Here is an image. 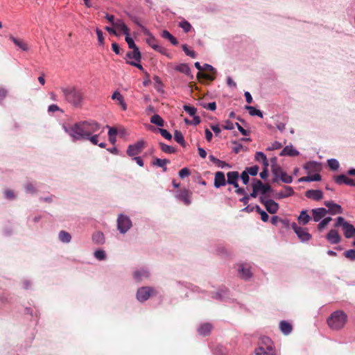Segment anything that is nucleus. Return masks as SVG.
<instances>
[{
    "mask_svg": "<svg viewBox=\"0 0 355 355\" xmlns=\"http://www.w3.org/2000/svg\"><path fill=\"white\" fill-rule=\"evenodd\" d=\"M225 176L223 172L217 171L214 176V187L219 188L226 184Z\"/></svg>",
    "mask_w": 355,
    "mask_h": 355,
    "instance_id": "obj_14",
    "label": "nucleus"
},
{
    "mask_svg": "<svg viewBox=\"0 0 355 355\" xmlns=\"http://www.w3.org/2000/svg\"><path fill=\"white\" fill-rule=\"evenodd\" d=\"M305 196L308 198L318 201L323 198V193L320 190L310 189L305 192Z\"/></svg>",
    "mask_w": 355,
    "mask_h": 355,
    "instance_id": "obj_15",
    "label": "nucleus"
},
{
    "mask_svg": "<svg viewBox=\"0 0 355 355\" xmlns=\"http://www.w3.org/2000/svg\"><path fill=\"white\" fill-rule=\"evenodd\" d=\"M146 42L153 49L155 50L157 48L159 49V45L157 44L156 40L154 37L150 36L147 39Z\"/></svg>",
    "mask_w": 355,
    "mask_h": 355,
    "instance_id": "obj_53",
    "label": "nucleus"
},
{
    "mask_svg": "<svg viewBox=\"0 0 355 355\" xmlns=\"http://www.w3.org/2000/svg\"><path fill=\"white\" fill-rule=\"evenodd\" d=\"M332 218L331 217H327L324 218L318 225V229L319 231H322L330 221H331Z\"/></svg>",
    "mask_w": 355,
    "mask_h": 355,
    "instance_id": "obj_46",
    "label": "nucleus"
},
{
    "mask_svg": "<svg viewBox=\"0 0 355 355\" xmlns=\"http://www.w3.org/2000/svg\"><path fill=\"white\" fill-rule=\"evenodd\" d=\"M288 122V119L284 118L282 121H277L276 123V128L281 132L284 131L286 128V125Z\"/></svg>",
    "mask_w": 355,
    "mask_h": 355,
    "instance_id": "obj_50",
    "label": "nucleus"
},
{
    "mask_svg": "<svg viewBox=\"0 0 355 355\" xmlns=\"http://www.w3.org/2000/svg\"><path fill=\"white\" fill-rule=\"evenodd\" d=\"M174 139L177 143L180 144L182 146H183V147L185 146L186 143H185V141L184 139V136L180 131H179V130L175 131Z\"/></svg>",
    "mask_w": 355,
    "mask_h": 355,
    "instance_id": "obj_35",
    "label": "nucleus"
},
{
    "mask_svg": "<svg viewBox=\"0 0 355 355\" xmlns=\"http://www.w3.org/2000/svg\"><path fill=\"white\" fill-rule=\"evenodd\" d=\"M259 169V166L255 165L251 167H247L245 171H247L249 175L254 176L258 173Z\"/></svg>",
    "mask_w": 355,
    "mask_h": 355,
    "instance_id": "obj_49",
    "label": "nucleus"
},
{
    "mask_svg": "<svg viewBox=\"0 0 355 355\" xmlns=\"http://www.w3.org/2000/svg\"><path fill=\"white\" fill-rule=\"evenodd\" d=\"M132 226L129 217L120 214L117 218V227L121 233H125Z\"/></svg>",
    "mask_w": 355,
    "mask_h": 355,
    "instance_id": "obj_7",
    "label": "nucleus"
},
{
    "mask_svg": "<svg viewBox=\"0 0 355 355\" xmlns=\"http://www.w3.org/2000/svg\"><path fill=\"white\" fill-rule=\"evenodd\" d=\"M347 315L343 311L333 312L327 319L329 327L333 330H340L344 327L347 322Z\"/></svg>",
    "mask_w": 355,
    "mask_h": 355,
    "instance_id": "obj_3",
    "label": "nucleus"
},
{
    "mask_svg": "<svg viewBox=\"0 0 355 355\" xmlns=\"http://www.w3.org/2000/svg\"><path fill=\"white\" fill-rule=\"evenodd\" d=\"M182 50L185 53V54L191 58H195L196 57V53L194 51L189 49L187 44H183L182 46Z\"/></svg>",
    "mask_w": 355,
    "mask_h": 355,
    "instance_id": "obj_45",
    "label": "nucleus"
},
{
    "mask_svg": "<svg viewBox=\"0 0 355 355\" xmlns=\"http://www.w3.org/2000/svg\"><path fill=\"white\" fill-rule=\"evenodd\" d=\"M345 223H347V222L345 221V218L341 216H339L336 219V223H335L334 227H338L342 226V227H343Z\"/></svg>",
    "mask_w": 355,
    "mask_h": 355,
    "instance_id": "obj_59",
    "label": "nucleus"
},
{
    "mask_svg": "<svg viewBox=\"0 0 355 355\" xmlns=\"http://www.w3.org/2000/svg\"><path fill=\"white\" fill-rule=\"evenodd\" d=\"M271 171L274 175V178L272 180L274 182H277L279 180H281L283 182L286 184H290L293 182L292 176L288 175L285 171H284L280 166H272Z\"/></svg>",
    "mask_w": 355,
    "mask_h": 355,
    "instance_id": "obj_5",
    "label": "nucleus"
},
{
    "mask_svg": "<svg viewBox=\"0 0 355 355\" xmlns=\"http://www.w3.org/2000/svg\"><path fill=\"white\" fill-rule=\"evenodd\" d=\"M191 193L188 189H182L180 191L178 195V198L181 200L185 205H189L191 203Z\"/></svg>",
    "mask_w": 355,
    "mask_h": 355,
    "instance_id": "obj_18",
    "label": "nucleus"
},
{
    "mask_svg": "<svg viewBox=\"0 0 355 355\" xmlns=\"http://www.w3.org/2000/svg\"><path fill=\"white\" fill-rule=\"evenodd\" d=\"M324 204L328 208L327 213L329 212L332 215L343 213V208L341 206L333 201H325Z\"/></svg>",
    "mask_w": 355,
    "mask_h": 355,
    "instance_id": "obj_11",
    "label": "nucleus"
},
{
    "mask_svg": "<svg viewBox=\"0 0 355 355\" xmlns=\"http://www.w3.org/2000/svg\"><path fill=\"white\" fill-rule=\"evenodd\" d=\"M255 159L257 161H262V162H266V155L262 152H257L254 157Z\"/></svg>",
    "mask_w": 355,
    "mask_h": 355,
    "instance_id": "obj_60",
    "label": "nucleus"
},
{
    "mask_svg": "<svg viewBox=\"0 0 355 355\" xmlns=\"http://www.w3.org/2000/svg\"><path fill=\"white\" fill-rule=\"evenodd\" d=\"M345 257L350 259L351 261L355 260V250H349L344 253Z\"/></svg>",
    "mask_w": 355,
    "mask_h": 355,
    "instance_id": "obj_56",
    "label": "nucleus"
},
{
    "mask_svg": "<svg viewBox=\"0 0 355 355\" xmlns=\"http://www.w3.org/2000/svg\"><path fill=\"white\" fill-rule=\"evenodd\" d=\"M169 163V159L159 158H155L153 162V165L162 168L164 172H166L167 171L166 165Z\"/></svg>",
    "mask_w": 355,
    "mask_h": 355,
    "instance_id": "obj_28",
    "label": "nucleus"
},
{
    "mask_svg": "<svg viewBox=\"0 0 355 355\" xmlns=\"http://www.w3.org/2000/svg\"><path fill=\"white\" fill-rule=\"evenodd\" d=\"M299 154V152L291 146H286L280 153L281 156L288 155V156H296Z\"/></svg>",
    "mask_w": 355,
    "mask_h": 355,
    "instance_id": "obj_32",
    "label": "nucleus"
},
{
    "mask_svg": "<svg viewBox=\"0 0 355 355\" xmlns=\"http://www.w3.org/2000/svg\"><path fill=\"white\" fill-rule=\"evenodd\" d=\"M254 352L256 355H276L273 342L266 336L260 338Z\"/></svg>",
    "mask_w": 355,
    "mask_h": 355,
    "instance_id": "obj_4",
    "label": "nucleus"
},
{
    "mask_svg": "<svg viewBox=\"0 0 355 355\" xmlns=\"http://www.w3.org/2000/svg\"><path fill=\"white\" fill-rule=\"evenodd\" d=\"M254 209L255 211L261 215V219L262 221L267 222L268 220L269 216L268 214L265 211L262 210L259 205H256Z\"/></svg>",
    "mask_w": 355,
    "mask_h": 355,
    "instance_id": "obj_44",
    "label": "nucleus"
},
{
    "mask_svg": "<svg viewBox=\"0 0 355 355\" xmlns=\"http://www.w3.org/2000/svg\"><path fill=\"white\" fill-rule=\"evenodd\" d=\"M344 235L346 238H352L355 236V227L347 222L343 227Z\"/></svg>",
    "mask_w": 355,
    "mask_h": 355,
    "instance_id": "obj_20",
    "label": "nucleus"
},
{
    "mask_svg": "<svg viewBox=\"0 0 355 355\" xmlns=\"http://www.w3.org/2000/svg\"><path fill=\"white\" fill-rule=\"evenodd\" d=\"M100 128L98 123L91 121H80L70 127L64 126V129L74 140L86 139Z\"/></svg>",
    "mask_w": 355,
    "mask_h": 355,
    "instance_id": "obj_1",
    "label": "nucleus"
},
{
    "mask_svg": "<svg viewBox=\"0 0 355 355\" xmlns=\"http://www.w3.org/2000/svg\"><path fill=\"white\" fill-rule=\"evenodd\" d=\"M190 171L187 168H183L179 171V176L181 178H184L190 175Z\"/></svg>",
    "mask_w": 355,
    "mask_h": 355,
    "instance_id": "obj_61",
    "label": "nucleus"
},
{
    "mask_svg": "<svg viewBox=\"0 0 355 355\" xmlns=\"http://www.w3.org/2000/svg\"><path fill=\"white\" fill-rule=\"evenodd\" d=\"M201 105L202 106V107L211 111H214L216 109V104L215 102L208 103H203L201 104Z\"/></svg>",
    "mask_w": 355,
    "mask_h": 355,
    "instance_id": "obj_54",
    "label": "nucleus"
},
{
    "mask_svg": "<svg viewBox=\"0 0 355 355\" xmlns=\"http://www.w3.org/2000/svg\"><path fill=\"white\" fill-rule=\"evenodd\" d=\"M92 241L96 244H102L105 241L104 235L100 232L94 233L92 236Z\"/></svg>",
    "mask_w": 355,
    "mask_h": 355,
    "instance_id": "obj_38",
    "label": "nucleus"
},
{
    "mask_svg": "<svg viewBox=\"0 0 355 355\" xmlns=\"http://www.w3.org/2000/svg\"><path fill=\"white\" fill-rule=\"evenodd\" d=\"M291 227L302 242L309 241L311 239V235L306 228L298 226L295 223L291 224Z\"/></svg>",
    "mask_w": 355,
    "mask_h": 355,
    "instance_id": "obj_6",
    "label": "nucleus"
},
{
    "mask_svg": "<svg viewBox=\"0 0 355 355\" xmlns=\"http://www.w3.org/2000/svg\"><path fill=\"white\" fill-rule=\"evenodd\" d=\"M150 122L153 124H155L157 125V126H159V127H163L164 125V120L162 119V118L158 115V114H154L151 118H150Z\"/></svg>",
    "mask_w": 355,
    "mask_h": 355,
    "instance_id": "obj_39",
    "label": "nucleus"
},
{
    "mask_svg": "<svg viewBox=\"0 0 355 355\" xmlns=\"http://www.w3.org/2000/svg\"><path fill=\"white\" fill-rule=\"evenodd\" d=\"M10 40L22 51H28V45L23 40L17 39L13 36H10Z\"/></svg>",
    "mask_w": 355,
    "mask_h": 355,
    "instance_id": "obj_30",
    "label": "nucleus"
},
{
    "mask_svg": "<svg viewBox=\"0 0 355 355\" xmlns=\"http://www.w3.org/2000/svg\"><path fill=\"white\" fill-rule=\"evenodd\" d=\"M241 178L244 184H247L249 182V174L247 173V171H243L241 173Z\"/></svg>",
    "mask_w": 355,
    "mask_h": 355,
    "instance_id": "obj_63",
    "label": "nucleus"
},
{
    "mask_svg": "<svg viewBox=\"0 0 355 355\" xmlns=\"http://www.w3.org/2000/svg\"><path fill=\"white\" fill-rule=\"evenodd\" d=\"M125 41L126 42L128 43V47L131 49H139L137 45L135 44L133 39L132 37H130V34L129 35H125Z\"/></svg>",
    "mask_w": 355,
    "mask_h": 355,
    "instance_id": "obj_47",
    "label": "nucleus"
},
{
    "mask_svg": "<svg viewBox=\"0 0 355 355\" xmlns=\"http://www.w3.org/2000/svg\"><path fill=\"white\" fill-rule=\"evenodd\" d=\"M265 206L266 210L271 214H276L279 208L278 203L273 200H269V202H266Z\"/></svg>",
    "mask_w": 355,
    "mask_h": 355,
    "instance_id": "obj_21",
    "label": "nucleus"
},
{
    "mask_svg": "<svg viewBox=\"0 0 355 355\" xmlns=\"http://www.w3.org/2000/svg\"><path fill=\"white\" fill-rule=\"evenodd\" d=\"M149 272L145 269L136 270L133 272V277L137 282H141L144 278H148Z\"/></svg>",
    "mask_w": 355,
    "mask_h": 355,
    "instance_id": "obj_23",
    "label": "nucleus"
},
{
    "mask_svg": "<svg viewBox=\"0 0 355 355\" xmlns=\"http://www.w3.org/2000/svg\"><path fill=\"white\" fill-rule=\"evenodd\" d=\"M144 148V142L142 141H137L128 147L127 154L130 157L136 156L141 152Z\"/></svg>",
    "mask_w": 355,
    "mask_h": 355,
    "instance_id": "obj_10",
    "label": "nucleus"
},
{
    "mask_svg": "<svg viewBox=\"0 0 355 355\" xmlns=\"http://www.w3.org/2000/svg\"><path fill=\"white\" fill-rule=\"evenodd\" d=\"M239 177V174L237 171H230L227 173V183L231 184L234 183V182L238 181Z\"/></svg>",
    "mask_w": 355,
    "mask_h": 355,
    "instance_id": "obj_33",
    "label": "nucleus"
},
{
    "mask_svg": "<svg viewBox=\"0 0 355 355\" xmlns=\"http://www.w3.org/2000/svg\"><path fill=\"white\" fill-rule=\"evenodd\" d=\"M321 176L320 174L316 173L313 175L302 177L299 179V182H311V181H320Z\"/></svg>",
    "mask_w": 355,
    "mask_h": 355,
    "instance_id": "obj_37",
    "label": "nucleus"
},
{
    "mask_svg": "<svg viewBox=\"0 0 355 355\" xmlns=\"http://www.w3.org/2000/svg\"><path fill=\"white\" fill-rule=\"evenodd\" d=\"M180 26L185 33H188L191 29V25L187 21H182L180 23Z\"/></svg>",
    "mask_w": 355,
    "mask_h": 355,
    "instance_id": "obj_52",
    "label": "nucleus"
},
{
    "mask_svg": "<svg viewBox=\"0 0 355 355\" xmlns=\"http://www.w3.org/2000/svg\"><path fill=\"white\" fill-rule=\"evenodd\" d=\"M212 329V325L210 323L202 324L198 329V332L202 336H208Z\"/></svg>",
    "mask_w": 355,
    "mask_h": 355,
    "instance_id": "obj_24",
    "label": "nucleus"
},
{
    "mask_svg": "<svg viewBox=\"0 0 355 355\" xmlns=\"http://www.w3.org/2000/svg\"><path fill=\"white\" fill-rule=\"evenodd\" d=\"M326 238L331 244L339 243L341 241V237L336 230H331L327 234Z\"/></svg>",
    "mask_w": 355,
    "mask_h": 355,
    "instance_id": "obj_13",
    "label": "nucleus"
},
{
    "mask_svg": "<svg viewBox=\"0 0 355 355\" xmlns=\"http://www.w3.org/2000/svg\"><path fill=\"white\" fill-rule=\"evenodd\" d=\"M162 37L164 39L168 40L172 44L177 45L178 42L177 39L173 37L168 31L164 30L161 34Z\"/></svg>",
    "mask_w": 355,
    "mask_h": 355,
    "instance_id": "obj_34",
    "label": "nucleus"
},
{
    "mask_svg": "<svg viewBox=\"0 0 355 355\" xmlns=\"http://www.w3.org/2000/svg\"><path fill=\"white\" fill-rule=\"evenodd\" d=\"M294 194V191L291 187L284 186V190L277 193L275 197L278 199L285 198Z\"/></svg>",
    "mask_w": 355,
    "mask_h": 355,
    "instance_id": "obj_17",
    "label": "nucleus"
},
{
    "mask_svg": "<svg viewBox=\"0 0 355 355\" xmlns=\"http://www.w3.org/2000/svg\"><path fill=\"white\" fill-rule=\"evenodd\" d=\"M159 131L161 135L168 140H171L172 138L171 134L165 129L159 128Z\"/></svg>",
    "mask_w": 355,
    "mask_h": 355,
    "instance_id": "obj_58",
    "label": "nucleus"
},
{
    "mask_svg": "<svg viewBox=\"0 0 355 355\" xmlns=\"http://www.w3.org/2000/svg\"><path fill=\"white\" fill-rule=\"evenodd\" d=\"M126 57L130 59H134L137 62H140L141 55L139 49H132V51H129L126 53Z\"/></svg>",
    "mask_w": 355,
    "mask_h": 355,
    "instance_id": "obj_31",
    "label": "nucleus"
},
{
    "mask_svg": "<svg viewBox=\"0 0 355 355\" xmlns=\"http://www.w3.org/2000/svg\"><path fill=\"white\" fill-rule=\"evenodd\" d=\"M209 160L214 163H215L216 164L218 165V166L219 167H221V168H224V167H230V166L227 164L226 162H223V161H221L218 159H217L216 157H215L214 155H209Z\"/></svg>",
    "mask_w": 355,
    "mask_h": 355,
    "instance_id": "obj_42",
    "label": "nucleus"
},
{
    "mask_svg": "<svg viewBox=\"0 0 355 355\" xmlns=\"http://www.w3.org/2000/svg\"><path fill=\"white\" fill-rule=\"evenodd\" d=\"M255 187H257L259 191H261L262 193L265 194L267 192L270 191L271 190V187L268 184H263V182L259 180H254V182L253 183Z\"/></svg>",
    "mask_w": 355,
    "mask_h": 355,
    "instance_id": "obj_22",
    "label": "nucleus"
},
{
    "mask_svg": "<svg viewBox=\"0 0 355 355\" xmlns=\"http://www.w3.org/2000/svg\"><path fill=\"white\" fill-rule=\"evenodd\" d=\"M25 189L27 192H29L31 193H35L37 191L35 187H34V185L32 183H27L25 185Z\"/></svg>",
    "mask_w": 355,
    "mask_h": 355,
    "instance_id": "obj_62",
    "label": "nucleus"
},
{
    "mask_svg": "<svg viewBox=\"0 0 355 355\" xmlns=\"http://www.w3.org/2000/svg\"><path fill=\"white\" fill-rule=\"evenodd\" d=\"M313 220L315 222L320 221L322 218H324L327 214V210L325 208L320 207L313 209L311 210Z\"/></svg>",
    "mask_w": 355,
    "mask_h": 355,
    "instance_id": "obj_12",
    "label": "nucleus"
},
{
    "mask_svg": "<svg viewBox=\"0 0 355 355\" xmlns=\"http://www.w3.org/2000/svg\"><path fill=\"white\" fill-rule=\"evenodd\" d=\"M175 70H177L181 73H183L187 76H189L191 73L190 68L187 64H180L178 65L175 67Z\"/></svg>",
    "mask_w": 355,
    "mask_h": 355,
    "instance_id": "obj_40",
    "label": "nucleus"
},
{
    "mask_svg": "<svg viewBox=\"0 0 355 355\" xmlns=\"http://www.w3.org/2000/svg\"><path fill=\"white\" fill-rule=\"evenodd\" d=\"M335 182L338 184H345L352 187H355V180L350 179L345 175H339L335 178Z\"/></svg>",
    "mask_w": 355,
    "mask_h": 355,
    "instance_id": "obj_16",
    "label": "nucleus"
},
{
    "mask_svg": "<svg viewBox=\"0 0 355 355\" xmlns=\"http://www.w3.org/2000/svg\"><path fill=\"white\" fill-rule=\"evenodd\" d=\"M245 110H248L249 114L251 116H258L261 118L263 117V114L261 112V110L256 109L254 107L250 106V105H246L245 107Z\"/></svg>",
    "mask_w": 355,
    "mask_h": 355,
    "instance_id": "obj_41",
    "label": "nucleus"
},
{
    "mask_svg": "<svg viewBox=\"0 0 355 355\" xmlns=\"http://www.w3.org/2000/svg\"><path fill=\"white\" fill-rule=\"evenodd\" d=\"M155 294V291L150 286H144L138 289L137 292V298L139 302L147 300L150 295Z\"/></svg>",
    "mask_w": 355,
    "mask_h": 355,
    "instance_id": "obj_8",
    "label": "nucleus"
},
{
    "mask_svg": "<svg viewBox=\"0 0 355 355\" xmlns=\"http://www.w3.org/2000/svg\"><path fill=\"white\" fill-rule=\"evenodd\" d=\"M159 145L161 150L165 153L173 154L176 152V150L174 147L165 144L162 142H160Z\"/></svg>",
    "mask_w": 355,
    "mask_h": 355,
    "instance_id": "obj_36",
    "label": "nucleus"
},
{
    "mask_svg": "<svg viewBox=\"0 0 355 355\" xmlns=\"http://www.w3.org/2000/svg\"><path fill=\"white\" fill-rule=\"evenodd\" d=\"M196 69H198L200 71L197 73V78H204L208 80L212 81L215 79V76L208 74V73H202L200 71L202 70V67H201L200 64L197 62L194 64Z\"/></svg>",
    "mask_w": 355,
    "mask_h": 355,
    "instance_id": "obj_25",
    "label": "nucleus"
},
{
    "mask_svg": "<svg viewBox=\"0 0 355 355\" xmlns=\"http://www.w3.org/2000/svg\"><path fill=\"white\" fill-rule=\"evenodd\" d=\"M328 165L331 169L333 171H336L339 167V163L335 159H331L328 160Z\"/></svg>",
    "mask_w": 355,
    "mask_h": 355,
    "instance_id": "obj_51",
    "label": "nucleus"
},
{
    "mask_svg": "<svg viewBox=\"0 0 355 355\" xmlns=\"http://www.w3.org/2000/svg\"><path fill=\"white\" fill-rule=\"evenodd\" d=\"M59 239L63 243H69L71 239V236L69 233L62 230L59 233Z\"/></svg>",
    "mask_w": 355,
    "mask_h": 355,
    "instance_id": "obj_43",
    "label": "nucleus"
},
{
    "mask_svg": "<svg viewBox=\"0 0 355 355\" xmlns=\"http://www.w3.org/2000/svg\"><path fill=\"white\" fill-rule=\"evenodd\" d=\"M64 100L75 107H81L85 99L83 90L75 85L61 87Z\"/></svg>",
    "mask_w": 355,
    "mask_h": 355,
    "instance_id": "obj_2",
    "label": "nucleus"
},
{
    "mask_svg": "<svg viewBox=\"0 0 355 355\" xmlns=\"http://www.w3.org/2000/svg\"><path fill=\"white\" fill-rule=\"evenodd\" d=\"M304 168L308 171H315V170H318V165L317 164V163H315L314 162H311L307 163L304 166Z\"/></svg>",
    "mask_w": 355,
    "mask_h": 355,
    "instance_id": "obj_55",
    "label": "nucleus"
},
{
    "mask_svg": "<svg viewBox=\"0 0 355 355\" xmlns=\"http://www.w3.org/2000/svg\"><path fill=\"white\" fill-rule=\"evenodd\" d=\"M112 99L116 100L123 110L125 111L127 110V104L124 101L123 96L121 94L120 92L117 91L114 92L112 95Z\"/></svg>",
    "mask_w": 355,
    "mask_h": 355,
    "instance_id": "obj_19",
    "label": "nucleus"
},
{
    "mask_svg": "<svg viewBox=\"0 0 355 355\" xmlns=\"http://www.w3.org/2000/svg\"><path fill=\"white\" fill-rule=\"evenodd\" d=\"M113 26L121 31L124 35H129L130 30L121 19H116Z\"/></svg>",
    "mask_w": 355,
    "mask_h": 355,
    "instance_id": "obj_26",
    "label": "nucleus"
},
{
    "mask_svg": "<svg viewBox=\"0 0 355 355\" xmlns=\"http://www.w3.org/2000/svg\"><path fill=\"white\" fill-rule=\"evenodd\" d=\"M279 328L282 332L285 334H289L293 329L292 325L286 321H281L279 323Z\"/></svg>",
    "mask_w": 355,
    "mask_h": 355,
    "instance_id": "obj_29",
    "label": "nucleus"
},
{
    "mask_svg": "<svg viewBox=\"0 0 355 355\" xmlns=\"http://www.w3.org/2000/svg\"><path fill=\"white\" fill-rule=\"evenodd\" d=\"M311 219V216L308 214L306 210H302L300 212V216H298L297 220L298 223L302 225H306L310 220Z\"/></svg>",
    "mask_w": 355,
    "mask_h": 355,
    "instance_id": "obj_27",
    "label": "nucleus"
},
{
    "mask_svg": "<svg viewBox=\"0 0 355 355\" xmlns=\"http://www.w3.org/2000/svg\"><path fill=\"white\" fill-rule=\"evenodd\" d=\"M96 35H97V37H98V40L99 44H103V43H104V37H103V34L102 31H101L98 28H96Z\"/></svg>",
    "mask_w": 355,
    "mask_h": 355,
    "instance_id": "obj_64",
    "label": "nucleus"
},
{
    "mask_svg": "<svg viewBox=\"0 0 355 355\" xmlns=\"http://www.w3.org/2000/svg\"><path fill=\"white\" fill-rule=\"evenodd\" d=\"M184 110L187 112L190 116H194L196 114L197 110L193 106L185 105L183 107Z\"/></svg>",
    "mask_w": 355,
    "mask_h": 355,
    "instance_id": "obj_48",
    "label": "nucleus"
},
{
    "mask_svg": "<svg viewBox=\"0 0 355 355\" xmlns=\"http://www.w3.org/2000/svg\"><path fill=\"white\" fill-rule=\"evenodd\" d=\"M238 275L243 279L248 280L252 276V273L250 270V266L247 263H241L239 265Z\"/></svg>",
    "mask_w": 355,
    "mask_h": 355,
    "instance_id": "obj_9",
    "label": "nucleus"
},
{
    "mask_svg": "<svg viewBox=\"0 0 355 355\" xmlns=\"http://www.w3.org/2000/svg\"><path fill=\"white\" fill-rule=\"evenodd\" d=\"M94 257L98 260H103L105 259V253L103 250H98L94 252Z\"/></svg>",
    "mask_w": 355,
    "mask_h": 355,
    "instance_id": "obj_57",
    "label": "nucleus"
}]
</instances>
